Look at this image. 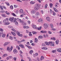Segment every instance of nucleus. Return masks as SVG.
<instances>
[{"mask_svg": "<svg viewBox=\"0 0 61 61\" xmlns=\"http://www.w3.org/2000/svg\"><path fill=\"white\" fill-rule=\"evenodd\" d=\"M25 41V40H23L22 41H21V42H24V41Z\"/></svg>", "mask_w": 61, "mask_h": 61, "instance_id": "0e129e2a", "label": "nucleus"}, {"mask_svg": "<svg viewBox=\"0 0 61 61\" xmlns=\"http://www.w3.org/2000/svg\"><path fill=\"white\" fill-rule=\"evenodd\" d=\"M10 39H11V40H12L13 39V38L11 36H10Z\"/></svg>", "mask_w": 61, "mask_h": 61, "instance_id": "c03bdc74", "label": "nucleus"}, {"mask_svg": "<svg viewBox=\"0 0 61 61\" xmlns=\"http://www.w3.org/2000/svg\"><path fill=\"white\" fill-rule=\"evenodd\" d=\"M40 5L39 4L36 5L34 8V9L37 11L39 9V7L40 6Z\"/></svg>", "mask_w": 61, "mask_h": 61, "instance_id": "7ed1b4c3", "label": "nucleus"}, {"mask_svg": "<svg viewBox=\"0 0 61 61\" xmlns=\"http://www.w3.org/2000/svg\"><path fill=\"white\" fill-rule=\"evenodd\" d=\"M54 9L55 12H58V11H57V9H56V8H54Z\"/></svg>", "mask_w": 61, "mask_h": 61, "instance_id": "c85d7f7f", "label": "nucleus"}, {"mask_svg": "<svg viewBox=\"0 0 61 61\" xmlns=\"http://www.w3.org/2000/svg\"><path fill=\"white\" fill-rule=\"evenodd\" d=\"M25 46H26L28 47L29 48V49H32V48L30 46H27V45H25Z\"/></svg>", "mask_w": 61, "mask_h": 61, "instance_id": "a211bd4d", "label": "nucleus"}, {"mask_svg": "<svg viewBox=\"0 0 61 61\" xmlns=\"http://www.w3.org/2000/svg\"><path fill=\"white\" fill-rule=\"evenodd\" d=\"M19 36H20L21 37H22L23 36V35L22 34H20V35Z\"/></svg>", "mask_w": 61, "mask_h": 61, "instance_id": "69168bd1", "label": "nucleus"}, {"mask_svg": "<svg viewBox=\"0 0 61 61\" xmlns=\"http://www.w3.org/2000/svg\"><path fill=\"white\" fill-rule=\"evenodd\" d=\"M13 48V47L12 46L10 48L9 47H8L7 48V50L9 52H11Z\"/></svg>", "mask_w": 61, "mask_h": 61, "instance_id": "f257e3e1", "label": "nucleus"}, {"mask_svg": "<svg viewBox=\"0 0 61 61\" xmlns=\"http://www.w3.org/2000/svg\"><path fill=\"white\" fill-rule=\"evenodd\" d=\"M18 22H17V21H16V22L15 23V25H18Z\"/></svg>", "mask_w": 61, "mask_h": 61, "instance_id": "49530a36", "label": "nucleus"}, {"mask_svg": "<svg viewBox=\"0 0 61 61\" xmlns=\"http://www.w3.org/2000/svg\"><path fill=\"white\" fill-rule=\"evenodd\" d=\"M5 3L6 5H8V6H9V5H10V4L9 3L7 2H5Z\"/></svg>", "mask_w": 61, "mask_h": 61, "instance_id": "e433bc0d", "label": "nucleus"}, {"mask_svg": "<svg viewBox=\"0 0 61 61\" xmlns=\"http://www.w3.org/2000/svg\"><path fill=\"white\" fill-rule=\"evenodd\" d=\"M14 19V17H10L9 18V20L10 21H11L12 22H13V20Z\"/></svg>", "mask_w": 61, "mask_h": 61, "instance_id": "423d86ee", "label": "nucleus"}, {"mask_svg": "<svg viewBox=\"0 0 61 61\" xmlns=\"http://www.w3.org/2000/svg\"><path fill=\"white\" fill-rule=\"evenodd\" d=\"M15 60V61H16V58L15 57H14L13 58Z\"/></svg>", "mask_w": 61, "mask_h": 61, "instance_id": "680f3d73", "label": "nucleus"}, {"mask_svg": "<svg viewBox=\"0 0 61 61\" xmlns=\"http://www.w3.org/2000/svg\"><path fill=\"white\" fill-rule=\"evenodd\" d=\"M35 42L37 43L38 42V40L37 38H35Z\"/></svg>", "mask_w": 61, "mask_h": 61, "instance_id": "58836bf2", "label": "nucleus"}, {"mask_svg": "<svg viewBox=\"0 0 61 61\" xmlns=\"http://www.w3.org/2000/svg\"><path fill=\"white\" fill-rule=\"evenodd\" d=\"M36 16H40V13L38 12H37L36 14Z\"/></svg>", "mask_w": 61, "mask_h": 61, "instance_id": "1a4fd4ad", "label": "nucleus"}, {"mask_svg": "<svg viewBox=\"0 0 61 61\" xmlns=\"http://www.w3.org/2000/svg\"><path fill=\"white\" fill-rule=\"evenodd\" d=\"M48 33L49 34H52V32L49 31H48Z\"/></svg>", "mask_w": 61, "mask_h": 61, "instance_id": "603ef678", "label": "nucleus"}, {"mask_svg": "<svg viewBox=\"0 0 61 61\" xmlns=\"http://www.w3.org/2000/svg\"><path fill=\"white\" fill-rule=\"evenodd\" d=\"M41 12L42 13V14H43V13H44V11L43 10H41Z\"/></svg>", "mask_w": 61, "mask_h": 61, "instance_id": "774afa93", "label": "nucleus"}, {"mask_svg": "<svg viewBox=\"0 0 61 61\" xmlns=\"http://www.w3.org/2000/svg\"><path fill=\"white\" fill-rule=\"evenodd\" d=\"M50 7L51 8H52L53 7V4L52 3H50Z\"/></svg>", "mask_w": 61, "mask_h": 61, "instance_id": "bb28decb", "label": "nucleus"}, {"mask_svg": "<svg viewBox=\"0 0 61 61\" xmlns=\"http://www.w3.org/2000/svg\"><path fill=\"white\" fill-rule=\"evenodd\" d=\"M1 15L3 17H6V16H5V14H2Z\"/></svg>", "mask_w": 61, "mask_h": 61, "instance_id": "4c0bfd02", "label": "nucleus"}, {"mask_svg": "<svg viewBox=\"0 0 61 61\" xmlns=\"http://www.w3.org/2000/svg\"><path fill=\"white\" fill-rule=\"evenodd\" d=\"M4 30L2 28H0V31L1 32H3Z\"/></svg>", "mask_w": 61, "mask_h": 61, "instance_id": "09e8293b", "label": "nucleus"}, {"mask_svg": "<svg viewBox=\"0 0 61 61\" xmlns=\"http://www.w3.org/2000/svg\"><path fill=\"white\" fill-rule=\"evenodd\" d=\"M8 27H9V28H12V27L10 25V26H8Z\"/></svg>", "mask_w": 61, "mask_h": 61, "instance_id": "338daca9", "label": "nucleus"}, {"mask_svg": "<svg viewBox=\"0 0 61 61\" xmlns=\"http://www.w3.org/2000/svg\"><path fill=\"white\" fill-rule=\"evenodd\" d=\"M51 39L53 40H56V38H51Z\"/></svg>", "mask_w": 61, "mask_h": 61, "instance_id": "37998d69", "label": "nucleus"}, {"mask_svg": "<svg viewBox=\"0 0 61 61\" xmlns=\"http://www.w3.org/2000/svg\"><path fill=\"white\" fill-rule=\"evenodd\" d=\"M5 20H6V22H8V21H9V19L8 18H6L5 19Z\"/></svg>", "mask_w": 61, "mask_h": 61, "instance_id": "c9c22d12", "label": "nucleus"}, {"mask_svg": "<svg viewBox=\"0 0 61 61\" xmlns=\"http://www.w3.org/2000/svg\"><path fill=\"white\" fill-rule=\"evenodd\" d=\"M44 59V57L43 56H41L40 59V60H41V61H42V60L43 59Z\"/></svg>", "mask_w": 61, "mask_h": 61, "instance_id": "5701e85b", "label": "nucleus"}, {"mask_svg": "<svg viewBox=\"0 0 61 61\" xmlns=\"http://www.w3.org/2000/svg\"><path fill=\"white\" fill-rule=\"evenodd\" d=\"M46 20L48 21H50V19L49 17H47L46 18Z\"/></svg>", "mask_w": 61, "mask_h": 61, "instance_id": "f8f14e48", "label": "nucleus"}, {"mask_svg": "<svg viewBox=\"0 0 61 61\" xmlns=\"http://www.w3.org/2000/svg\"><path fill=\"white\" fill-rule=\"evenodd\" d=\"M52 13H53V15H56V13H55L54 11H53Z\"/></svg>", "mask_w": 61, "mask_h": 61, "instance_id": "052dcab7", "label": "nucleus"}, {"mask_svg": "<svg viewBox=\"0 0 61 61\" xmlns=\"http://www.w3.org/2000/svg\"><path fill=\"white\" fill-rule=\"evenodd\" d=\"M0 13H5V11L1 10L0 11Z\"/></svg>", "mask_w": 61, "mask_h": 61, "instance_id": "5fc2aeb1", "label": "nucleus"}, {"mask_svg": "<svg viewBox=\"0 0 61 61\" xmlns=\"http://www.w3.org/2000/svg\"><path fill=\"white\" fill-rule=\"evenodd\" d=\"M20 23H21V24H22V23H23V21L21 20V19H18Z\"/></svg>", "mask_w": 61, "mask_h": 61, "instance_id": "9d476101", "label": "nucleus"}, {"mask_svg": "<svg viewBox=\"0 0 61 61\" xmlns=\"http://www.w3.org/2000/svg\"><path fill=\"white\" fill-rule=\"evenodd\" d=\"M11 15H13V16H16V15L14 13H12Z\"/></svg>", "mask_w": 61, "mask_h": 61, "instance_id": "2f4dec72", "label": "nucleus"}, {"mask_svg": "<svg viewBox=\"0 0 61 61\" xmlns=\"http://www.w3.org/2000/svg\"><path fill=\"white\" fill-rule=\"evenodd\" d=\"M38 53H36V54H34V55L35 56H38Z\"/></svg>", "mask_w": 61, "mask_h": 61, "instance_id": "8fccbe9b", "label": "nucleus"}, {"mask_svg": "<svg viewBox=\"0 0 61 61\" xmlns=\"http://www.w3.org/2000/svg\"><path fill=\"white\" fill-rule=\"evenodd\" d=\"M52 43V42H50V45L51 46H55V42H53Z\"/></svg>", "mask_w": 61, "mask_h": 61, "instance_id": "20e7f679", "label": "nucleus"}, {"mask_svg": "<svg viewBox=\"0 0 61 61\" xmlns=\"http://www.w3.org/2000/svg\"><path fill=\"white\" fill-rule=\"evenodd\" d=\"M0 8H1V10H3V8L2 7V6H0Z\"/></svg>", "mask_w": 61, "mask_h": 61, "instance_id": "6e6d98bb", "label": "nucleus"}, {"mask_svg": "<svg viewBox=\"0 0 61 61\" xmlns=\"http://www.w3.org/2000/svg\"><path fill=\"white\" fill-rule=\"evenodd\" d=\"M27 22L29 23V24H30L31 23V22H30L29 21H28Z\"/></svg>", "mask_w": 61, "mask_h": 61, "instance_id": "e2e57ef3", "label": "nucleus"}, {"mask_svg": "<svg viewBox=\"0 0 61 61\" xmlns=\"http://www.w3.org/2000/svg\"><path fill=\"white\" fill-rule=\"evenodd\" d=\"M7 56V54H5L3 55L2 56V57H5Z\"/></svg>", "mask_w": 61, "mask_h": 61, "instance_id": "4be33fe9", "label": "nucleus"}, {"mask_svg": "<svg viewBox=\"0 0 61 61\" xmlns=\"http://www.w3.org/2000/svg\"><path fill=\"white\" fill-rule=\"evenodd\" d=\"M23 27L24 29H28L29 28V27L27 26H24Z\"/></svg>", "mask_w": 61, "mask_h": 61, "instance_id": "dca6fc26", "label": "nucleus"}, {"mask_svg": "<svg viewBox=\"0 0 61 61\" xmlns=\"http://www.w3.org/2000/svg\"><path fill=\"white\" fill-rule=\"evenodd\" d=\"M30 54H32L33 53V51L31 50V51H30L29 52Z\"/></svg>", "mask_w": 61, "mask_h": 61, "instance_id": "72a5a7b5", "label": "nucleus"}, {"mask_svg": "<svg viewBox=\"0 0 61 61\" xmlns=\"http://www.w3.org/2000/svg\"><path fill=\"white\" fill-rule=\"evenodd\" d=\"M16 20H17V19H16V18H15L14 19L13 21V22L14 23H15V22H16Z\"/></svg>", "mask_w": 61, "mask_h": 61, "instance_id": "a878e982", "label": "nucleus"}, {"mask_svg": "<svg viewBox=\"0 0 61 61\" xmlns=\"http://www.w3.org/2000/svg\"><path fill=\"white\" fill-rule=\"evenodd\" d=\"M17 35H18L19 36L20 35V32H17Z\"/></svg>", "mask_w": 61, "mask_h": 61, "instance_id": "3c124183", "label": "nucleus"}, {"mask_svg": "<svg viewBox=\"0 0 61 61\" xmlns=\"http://www.w3.org/2000/svg\"><path fill=\"white\" fill-rule=\"evenodd\" d=\"M41 21L42 22V23H43V20L41 18L39 19V20H38V22H41Z\"/></svg>", "mask_w": 61, "mask_h": 61, "instance_id": "412c9836", "label": "nucleus"}, {"mask_svg": "<svg viewBox=\"0 0 61 61\" xmlns=\"http://www.w3.org/2000/svg\"><path fill=\"white\" fill-rule=\"evenodd\" d=\"M16 47L17 48H18L19 50H20V47H19V46H16Z\"/></svg>", "mask_w": 61, "mask_h": 61, "instance_id": "a18cd8bd", "label": "nucleus"}, {"mask_svg": "<svg viewBox=\"0 0 61 61\" xmlns=\"http://www.w3.org/2000/svg\"><path fill=\"white\" fill-rule=\"evenodd\" d=\"M50 25L51 26V28H53L54 27V26H53V25L52 24H50Z\"/></svg>", "mask_w": 61, "mask_h": 61, "instance_id": "c756f323", "label": "nucleus"}, {"mask_svg": "<svg viewBox=\"0 0 61 61\" xmlns=\"http://www.w3.org/2000/svg\"><path fill=\"white\" fill-rule=\"evenodd\" d=\"M41 49H43L44 50H47L48 48L47 47H44L42 48Z\"/></svg>", "mask_w": 61, "mask_h": 61, "instance_id": "f3484780", "label": "nucleus"}, {"mask_svg": "<svg viewBox=\"0 0 61 61\" xmlns=\"http://www.w3.org/2000/svg\"><path fill=\"white\" fill-rule=\"evenodd\" d=\"M12 34V35H13V36H16V34L15 33L11 31V32Z\"/></svg>", "mask_w": 61, "mask_h": 61, "instance_id": "b1692460", "label": "nucleus"}, {"mask_svg": "<svg viewBox=\"0 0 61 61\" xmlns=\"http://www.w3.org/2000/svg\"><path fill=\"white\" fill-rule=\"evenodd\" d=\"M19 46H20V47H21L22 48H24V45L22 44L20 45H19Z\"/></svg>", "mask_w": 61, "mask_h": 61, "instance_id": "2eb2a0df", "label": "nucleus"}, {"mask_svg": "<svg viewBox=\"0 0 61 61\" xmlns=\"http://www.w3.org/2000/svg\"><path fill=\"white\" fill-rule=\"evenodd\" d=\"M13 52L14 54H16L17 53V51L16 49H15L13 50Z\"/></svg>", "mask_w": 61, "mask_h": 61, "instance_id": "ddd939ff", "label": "nucleus"}, {"mask_svg": "<svg viewBox=\"0 0 61 61\" xmlns=\"http://www.w3.org/2000/svg\"><path fill=\"white\" fill-rule=\"evenodd\" d=\"M32 34H36V32H35L34 31L32 32Z\"/></svg>", "mask_w": 61, "mask_h": 61, "instance_id": "bf43d9fd", "label": "nucleus"}, {"mask_svg": "<svg viewBox=\"0 0 61 61\" xmlns=\"http://www.w3.org/2000/svg\"><path fill=\"white\" fill-rule=\"evenodd\" d=\"M47 6H48V5H47V4H46L45 6V8H47Z\"/></svg>", "mask_w": 61, "mask_h": 61, "instance_id": "864d4df0", "label": "nucleus"}, {"mask_svg": "<svg viewBox=\"0 0 61 61\" xmlns=\"http://www.w3.org/2000/svg\"><path fill=\"white\" fill-rule=\"evenodd\" d=\"M5 34H3L2 35V37L4 38V37H5Z\"/></svg>", "mask_w": 61, "mask_h": 61, "instance_id": "7c9ffc66", "label": "nucleus"}, {"mask_svg": "<svg viewBox=\"0 0 61 61\" xmlns=\"http://www.w3.org/2000/svg\"><path fill=\"white\" fill-rule=\"evenodd\" d=\"M51 29V30H53V31H54L55 30H56V29L54 28H52V29Z\"/></svg>", "mask_w": 61, "mask_h": 61, "instance_id": "4d7b16f0", "label": "nucleus"}, {"mask_svg": "<svg viewBox=\"0 0 61 61\" xmlns=\"http://www.w3.org/2000/svg\"><path fill=\"white\" fill-rule=\"evenodd\" d=\"M41 28H42V27L41 26L40 27H39L38 28H37V29L38 30H40L41 29Z\"/></svg>", "mask_w": 61, "mask_h": 61, "instance_id": "473e14b6", "label": "nucleus"}, {"mask_svg": "<svg viewBox=\"0 0 61 61\" xmlns=\"http://www.w3.org/2000/svg\"><path fill=\"white\" fill-rule=\"evenodd\" d=\"M44 26L45 28H47L48 27V25L46 24H45L44 25Z\"/></svg>", "mask_w": 61, "mask_h": 61, "instance_id": "6e6552de", "label": "nucleus"}, {"mask_svg": "<svg viewBox=\"0 0 61 61\" xmlns=\"http://www.w3.org/2000/svg\"><path fill=\"white\" fill-rule=\"evenodd\" d=\"M22 25L24 26L26 25V23L25 22H23V23H22Z\"/></svg>", "mask_w": 61, "mask_h": 61, "instance_id": "aec40b11", "label": "nucleus"}, {"mask_svg": "<svg viewBox=\"0 0 61 61\" xmlns=\"http://www.w3.org/2000/svg\"><path fill=\"white\" fill-rule=\"evenodd\" d=\"M38 38H43V36H38Z\"/></svg>", "mask_w": 61, "mask_h": 61, "instance_id": "a19ab883", "label": "nucleus"}, {"mask_svg": "<svg viewBox=\"0 0 61 61\" xmlns=\"http://www.w3.org/2000/svg\"><path fill=\"white\" fill-rule=\"evenodd\" d=\"M32 27L33 28H34V29H37V27H36V25H32Z\"/></svg>", "mask_w": 61, "mask_h": 61, "instance_id": "9b49d317", "label": "nucleus"}, {"mask_svg": "<svg viewBox=\"0 0 61 61\" xmlns=\"http://www.w3.org/2000/svg\"><path fill=\"white\" fill-rule=\"evenodd\" d=\"M14 6L15 8H17L18 6L16 5H14Z\"/></svg>", "mask_w": 61, "mask_h": 61, "instance_id": "79ce46f5", "label": "nucleus"}, {"mask_svg": "<svg viewBox=\"0 0 61 61\" xmlns=\"http://www.w3.org/2000/svg\"><path fill=\"white\" fill-rule=\"evenodd\" d=\"M10 8L11 9H13L14 8L13 6L12 5H11L10 6Z\"/></svg>", "mask_w": 61, "mask_h": 61, "instance_id": "cd10ccee", "label": "nucleus"}, {"mask_svg": "<svg viewBox=\"0 0 61 61\" xmlns=\"http://www.w3.org/2000/svg\"><path fill=\"white\" fill-rule=\"evenodd\" d=\"M20 12L21 13H23V10L22 9H21L20 10Z\"/></svg>", "mask_w": 61, "mask_h": 61, "instance_id": "ea45409f", "label": "nucleus"}, {"mask_svg": "<svg viewBox=\"0 0 61 61\" xmlns=\"http://www.w3.org/2000/svg\"><path fill=\"white\" fill-rule=\"evenodd\" d=\"M9 43H10V42H5L4 43L3 46H7V45H8V44H9Z\"/></svg>", "mask_w": 61, "mask_h": 61, "instance_id": "39448f33", "label": "nucleus"}, {"mask_svg": "<svg viewBox=\"0 0 61 61\" xmlns=\"http://www.w3.org/2000/svg\"><path fill=\"white\" fill-rule=\"evenodd\" d=\"M56 45H57V44H58V43H59V40L56 41Z\"/></svg>", "mask_w": 61, "mask_h": 61, "instance_id": "f704fd0d", "label": "nucleus"}, {"mask_svg": "<svg viewBox=\"0 0 61 61\" xmlns=\"http://www.w3.org/2000/svg\"><path fill=\"white\" fill-rule=\"evenodd\" d=\"M30 4H31V5H33V4H34L35 3V2L33 1H31L30 2Z\"/></svg>", "mask_w": 61, "mask_h": 61, "instance_id": "393cba45", "label": "nucleus"}, {"mask_svg": "<svg viewBox=\"0 0 61 61\" xmlns=\"http://www.w3.org/2000/svg\"><path fill=\"white\" fill-rule=\"evenodd\" d=\"M36 11L34 10H32L31 11V14H35L36 13Z\"/></svg>", "mask_w": 61, "mask_h": 61, "instance_id": "0eeeda50", "label": "nucleus"}, {"mask_svg": "<svg viewBox=\"0 0 61 61\" xmlns=\"http://www.w3.org/2000/svg\"><path fill=\"white\" fill-rule=\"evenodd\" d=\"M29 36H32V34H31V33H30L29 34Z\"/></svg>", "mask_w": 61, "mask_h": 61, "instance_id": "13d9d810", "label": "nucleus"}, {"mask_svg": "<svg viewBox=\"0 0 61 61\" xmlns=\"http://www.w3.org/2000/svg\"><path fill=\"white\" fill-rule=\"evenodd\" d=\"M46 45H47V46H49L50 45V42H49L48 43L47 42H46L45 43Z\"/></svg>", "mask_w": 61, "mask_h": 61, "instance_id": "6ab92c4d", "label": "nucleus"}, {"mask_svg": "<svg viewBox=\"0 0 61 61\" xmlns=\"http://www.w3.org/2000/svg\"><path fill=\"white\" fill-rule=\"evenodd\" d=\"M61 48H57L56 49L57 50L58 52H61Z\"/></svg>", "mask_w": 61, "mask_h": 61, "instance_id": "4468645a", "label": "nucleus"}, {"mask_svg": "<svg viewBox=\"0 0 61 61\" xmlns=\"http://www.w3.org/2000/svg\"><path fill=\"white\" fill-rule=\"evenodd\" d=\"M3 23L4 24V25H9L10 23L9 22H7L5 20H4L3 21Z\"/></svg>", "mask_w": 61, "mask_h": 61, "instance_id": "f03ea898", "label": "nucleus"}, {"mask_svg": "<svg viewBox=\"0 0 61 61\" xmlns=\"http://www.w3.org/2000/svg\"><path fill=\"white\" fill-rule=\"evenodd\" d=\"M12 31H14V32H15V31H16V30H15V29H14L12 28Z\"/></svg>", "mask_w": 61, "mask_h": 61, "instance_id": "de8ad7c7", "label": "nucleus"}]
</instances>
